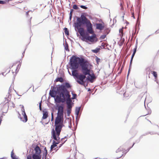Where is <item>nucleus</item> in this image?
<instances>
[{
    "label": "nucleus",
    "mask_w": 159,
    "mask_h": 159,
    "mask_svg": "<svg viewBox=\"0 0 159 159\" xmlns=\"http://www.w3.org/2000/svg\"><path fill=\"white\" fill-rule=\"evenodd\" d=\"M8 104H10V103H12V104H13L12 102L11 101H9L8 102Z\"/></svg>",
    "instance_id": "37998d69"
},
{
    "label": "nucleus",
    "mask_w": 159,
    "mask_h": 159,
    "mask_svg": "<svg viewBox=\"0 0 159 159\" xmlns=\"http://www.w3.org/2000/svg\"><path fill=\"white\" fill-rule=\"evenodd\" d=\"M64 86V85H63ZM65 86V88L66 89L67 88H70L71 87V86L70 85V84L68 83H66L65 84V85H64Z\"/></svg>",
    "instance_id": "5701e85b"
},
{
    "label": "nucleus",
    "mask_w": 159,
    "mask_h": 159,
    "mask_svg": "<svg viewBox=\"0 0 159 159\" xmlns=\"http://www.w3.org/2000/svg\"><path fill=\"white\" fill-rule=\"evenodd\" d=\"M68 72H69V73H70V72L69 71V70H68Z\"/></svg>",
    "instance_id": "a18cd8bd"
},
{
    "label": "nucleus",
    "mask_w": 159,
    "mask_h": 159,
    "mask_svg": "<svg viewBox=\"0 0 159 159\" xmlns=\"http://www.w3.org/2000/svg\"><path fill=\"white\" fill-rule=\"evenodd\" d=\"M70 65L71 68L73 70L77 69L79 66V64L81 68V71L85 74H88L89 70L87 67L90 65L89 62L87 60L83 58H80L75 56H73L70 60Z\"/></svg>",
    "instance_id": "f03ea898"
},
{
    "label": "nucleus",
    "mask_w": 159,
    "mask_h": 159,
    "mask_svg": "<svg viewBox=\"0 0 159 159\" xmlns=\"http://www.w3.org/2000/svg\"><path fill=\"white\" fill-rule=\"evenodd\" d=\"M96 60L97 62V64H98L100 61V59L98 58L97 56H96Z\"/></svg>",
    "instance_id": "bb28decb"
},
{
    "label": "nucleus",
    "mask_w": 159,
    "mask_h": 159,
    "mask_svg": "<svg viewBox=\"0 0 159 159\" xmlns=\"http://www.w3.org/2000/svg\"><path fill=\"white\" fill-rule=\"evenodd\" d=\"M20 106L21 108V110L22 111V114L23 116V117H22L21 116V115L20 113L18 111L17 112L18 114V117L20 119V120L23 122H26L28 120L27 116L25 112L24 107L23 105H20Z\"/></svg>",
    "instance_id": "1a4fd4ad"
},
{
    "label": "nucleus",
    "mask_w": 159,
    "mask_h": 159,
    "mask_svg": "<svg viewBox=\"0 0 159 159\" xmlns=\"http://www.w3.org/2000/svg\"><path fill=\"white\" fill-rule=\"evenodd\" d=\"M92 35L91 36H85L83 37L84 38L89 40L90 42H93L94 41L96 42L97 41V39L96 37V34L94 33L93 34H92Z\"/></svg>",
    "instance_id": "9b49d317"
},
{
    "label": "nucleus",
    "mask_w": 159,
    "mask_h": 159,
    "mask_svg": "<svg viewBox=\"0 0 159 159\" xmlns=\"http://www.w3.org/2000/svg\"><path fill=\"white\" fill-rule=\"evenodd\" d=\"M65 49L66 50L69 51L68 47V46L66 47H65Z\"/></svg>",
    "instance_id": "58836bf2"
},
{
    "label": "nucleus",
    "mask_w": 159,
    "mask_h": 159,
    "mask_svg": "<svg viewBox=\"0 0 159 159\" xmlns=\"http://www.w3.org/2000/svg\"><path fill=\"white\" fill-rule=\"evenodd\" d=\"M41 102H40V103H39V109L40 111H41L42 110V107H41V105H42V103H41Z\"/></svg>",
    "instance_id": "f704fd0d"
},
{
    "label": "nucleus",
    "mask_w": 159,
    "mask_h": 159,
    "mask_svg": "<svg viewBox=\"0 0 159 159\" xmlns=\"http://www.w3.org/2000/svg\"><path fill=\"white\" fill-rule=\"evenodd\" d=\"M61 85L58 86L57 87V90L56 91L52 90L50 91L49 92V94L51 97L55 98V99L56 98L57 96H60V94L59 93H58L57 92L58 88L60 87Z\"/></svg>",
    "instance_id": "f8f14e48"
},
{
    "label": "nucleus",
    "mask_w": 159,
    "mask_h": 159,
    "mask_svg": "<svg viewBox=\"0 0 159 159\" xmlns=\"http://www.w3.org/2000/svg\"><path fill=\"white\" fill-rule=\"evenodd\" d=\"M48 154L47 152H44L43 154V156L45 157H46Z\"/></svg>",
    "instance_id": "72a5a7b5"
},
{
    "label": "nucleus",
    "mask_w": 159,
    "mask_h": 159,
    "mask_svg": "<svg viewBox=\"0 0 159 159\" xmlns=\"http://www.w3.org/2000/svg\"><path fill=\"white\" fill-rule=\"evenodd\" d=\"M0 4H3V1H0Z\"/></svg>",
    "instance_id": "79ce46f5"
},
{
    "label": "nucleus",
    "mask_w": 159,
    "mask_h": 159,
    "mask_svg": "<svg viewBox=\"0 0 159 159\" xmlns=\"http://www.w3.org/2000/svg\"><path fill=\"white\" fill-rule=\"evenodd\" d=\"M63 145V144L62 143L60 144L59 146L58 147H57V148H58L57 149V150L59 148H60Z\"/></svg>",
    "instance_id": "e433bc0d"
},
{
    "label": "nucleus",
    "mask_w": 159,
    "mask_h": 159,
    "mask_svg": "<svg viewBox=\"0 0 159 159\" xmlns=\"http://www.w3.org/2000/svg\"><path fill=\"white\" fill-rule=\"evenodd\" d=\"M11 157L13 159H17L16 158V156L14 155L13 151H12L11 152Z\"/></svg>",
    "instance_id": "412c9836"
},
{
    "label": "nucleus",
    "mask_w": 159,
    "mask_h": 159,
    "mask_svg": "<svg viewBox=\"0 0 159 159\" xmlns=\"http://www.w3.org/2000/svg\"><path fill=\"white\" fill-rule=\"evenodd\" d=\"M80 7L81 8L84 9H87L88 8L87 7H86L84 6H83V5H81L80 6Z\"/></svg>",
    "instance_id": "473e14b6"
},
{
    "label": "nucleus",
    "mask_w": 159,
    "mask_h": 159,
    "mask_svg": "<svg viewBox=\"0 0 159 159\" xmlns=\"http://www.w3.org/2000/svg\"><path fill=\"white\" fill-rule=\"evenodd\" d=\"M98 159H99V158H98Z\"/></svg>",
    "instance_id": "49530a36"
},
{
    "label": "nucleus",
    "mask_w": 159,
    "mask_h": 159,
    "mask_svg": "<svg viewBox=\"0 0 159 159\" xmlns=\"http://www.w3.org/2000/svg\"><path fill=\"white\" fill-rule=\"evenodd\" d=\"M151 73L153 75L155 78L156 79L157 77V74L156 72L155 71H151Z\"/></svg>",
    "instance_id": "4be33fe9"
},
{
    "label": "nucleus",
    "mask_w": 159,
    "mask_h": 159,
    "mask_svg": "<svg viewBox=\"0 0 159 159\" xmlns=\"http://www.w3.org/2000/svg\"><path fill=\"white\" fill-rule=\"evenodd\" d=\"M48 117V112L47 111H43V116L42 120L46 119Z\"/></svg>",
    "instance_id": "dca6fc26"
},
{
    "label": "nucleus",
    "mask_w": 159,
    "mask_h": 159,
    "mask_svg": "<svg viewBox=\"0 0 159 159\" xmlns=\"http://www.w3.org/2000/svg\"><path fill=\"white\" fill-rule=\"evenodd\" d=\"M134 144V143L131 147L128 148L126 150H125L122 148H119L116 151L117 155H119L117 158L120 157L123 155H125L126 153L129 151V149L133 147Z\"/></svg>",
    "instance_id": "6e6552de"
},
{
    "label": "nucleus",
    "mask_w": 159,
    "mask_h": 159,
    "mask_svg": "<svg viewBox=\"0 0 159 159\" xmlns=\"http://www.w3.org/2000/svg\"><path fill=\"white\" fill-rule=\"evenodd\" d=\"M87 69L89 70V73L88 74H85V73H84L83 72H82L83 74H80L78 75L77 77L76 78L77 79V82L79 84L81 85H83L84 84V80L86 78V75L87 74H89V73H90V70L89 68V66L87 67Z\"/></svg>",
    "instance_id": "0eeeda50"
},
{
    "label": "nucleus",
    "mask_w": 159,
    "mask_h": 159,
    "mask_svg": "<svg viewBox=\"0 0 159 159\" xmlns=\"http://www.w3.org/2000/svg\"><path fill=\"white\" fill-rule=\"evenodd\" d=\"M53 115L52 113V118H51L52 120H53Z\"/></svg>",
    "instance_id": "ea45409f"
},
{
    "label": "nucleus",
    "mask_w": 159,
    "mask_h": 159,
    "mask_svg": "<svg viewBox=\"0 0 159 159\" xmlns=\"http://www.w3.org/2000/svg\"><path fill=\"white\" fill-rule=\"evenodd\" d=\"M57 93L60 94V96H57L55 98V101L58 103L61 102H64L66 100V104H70L72 101L70 98V96L69 92L66 89L65 86L62 85L59 87L57 89Z\"/></svg>",
    "instance_id": "7ed1b4c3"
},
{
    "label": "nucleus",
    "mask_w": 159,
    "mask_h": 159,
    "mask_svg": "<svg viewBox=\"0 0 159 159\" xmlns=\"http://www.w3.org/2000/svg\"><path fill=\"white\" fill-rule=\"evenodd\" d=\"M67 105V109H71L72 108V105L71 104H68Z\"/></svg>",
    "instance_id": "7c9ffc66"
},
{
    "label": "nucleus",
    "mask_w": 159,
    "mask_h": 159,
    "mask_svg": "<svg viewBox=\"0 0 159 159\" xmlns=\"http://www.w3.org/2000/svg\"><path fill=\"white\" fill-rule=\"evenodd\" d=\"M34 153L32 156L30 155L27 156V159H41V150L40 147L37 145L33 147Z\"/></svg>",
    "instance_id": "423d86ee"
},
{
    "label": "nucleus",
    "mask_w": 159,
    "mask_h": 159,
    "mask_svg": "<svg viewBox=\"0 0 159 159\" xmlns=\"http://www.w3.org/2000/svg\"><path fill=\"white\" fill-rule=\"evenodd\" d=\"M77 96V95L76 94L72 93V97L71 98V99H75Z\"/></svg>",
    "instance_id": "cd10ccee"
},
{
    "label": "nucleus",
    "mask_w": 159,
    "mask_h": 159,
    "mask_svg": "<svg viewBox=\"0 0 159 159\" xmlns=\"http://www.w3.org/2000/svg\"><path fill=\"white\" fill-rule=\"evenodd\" d=\"M10 67H4L2 70V75L4 76H5L10 71Z\"/></svg>",
    "instance_id": "4468645a"
},
{
    "label": "nucleus",
    "mask_w": 159,
    "mask_h": 159,
    "mask_svg": "<svg viewBox=\"0 0 159 159\" xmlns=\"http://www.w3.org/2000/svg\"><path fill=\"white\" fill-rule=\"evenodd\" d=\"M64 32L67 35H69V32L67 28H65L64 29Z\"/></svg>",
    "instance_id": "b1692460"
},
{
    "label": "nucleus",
    "mask_w": 159,
    "mask_h": 159,
    "mask_svg": "<svg viewBox=\"0 0 159 159\" xmlns=\"http://www.w3.org/2000/svg\"><path fill=\"white\" fill-rule=\"evenodd\" d=\"M106 35H102L100 37V39H103L105 38L106 37Z\"/></svg>",
    "instance_id": "c85d7f7f"
},
{
    "label": "nucleus",
    "mask_w": 159,
    "mask_h": 159,
    "mask_svg": "<svg viewBox=\"0 0 159 159\" xmlns=\"http://www.w3.org/2000/svg\"><path fill=\"white\" fill-rule=\"evenodd\" d=\"M135 54H134V53H133V54L132 55L131 59L130 60V66H131V65L132 64L133 59V57H134Z\"/></svg>",
    "instance_id": "a878e982"
},
{
    "label": "nucleus",
    "mask_w": 159,
    "mask_h": 159,
    "mask_svg": "<svg viewBox=\"0 0 159 159\" xmlns=\"http://www.w3.org/2000/svg\"><path fill=\"white\" fill-rule=\"evenodd\" d=\"M20 65V62L18 61L13 63L11 67H10V68L11 69L13 74L14 73H16L18 71Z\"/></svg>",
    "instance_id": "9d476101"
},
{
    "label": "nucleus",
    "mask_w": 159,
    "mask_h": 159,
    "mask_svg": "<svg viewBox=\"0 0 159 159\" xmlns=\"http://www.w3.org/2000/svg\"><path fill=\"white\" fill-rule=\"evenodd\" d=\"M137 50V47H136L135 48H134V50H133V53H134V54H135Z\"/></svg>",
    "instance_id": "c9c22d12"
},
{
    "label": "nucleus",
    "mask_w": 159,
    "mask_h": 159,
    "mask_svg": "<svg viewBox=\"0 0 159 159\" xmlns=\"http://www.w3.org/2000/svg\"><path fill=\"white\" fill-rule=\"evenodd\" d=\"M67 140V138L66 136L64 138H62L61 139V143L63 144Z\"/></svg>",
    "instance_id": "6ab92c4d"
},
{
    "label": "nucleus",
    "mask_w": 159,
    "mask_h": 159,
    "mask_svg": "<svg viewBox=\"0 0 159 159\" xmlns=\"http://www.w3.org/2000/svg\"><path fill=\"white\" fill-rule=\"evenodd\" d=\"M101 47L100 46L99 48H97L95 49L92 50V52L94 53H98L100 50Z\"/></svg>",
    "instance_id": "a211bd4d"
},
{
    "label": "nucleus",
    "mask_w": 159,
    "mask_h": 159,
    "mask_svg": "<svg viewBox=\"0 0 159 159\" xmlns=\"http://www.w3.org/2000/svg\"><path fill=\"white\" fill-rule=\"evenodd\" d=\"M84 25H86L87 30L89 33L93 34L94 33L93 25L90 21L86 16L82 15L80 17L77 18V22L75 24V27L78 29V32L82 37L84 36V31L83 28L80 27Z\"/></svg>",
    "instance_id": "f257e3e1"
},
{
    "label": "nucleus",
    "mask_w": 159,
    "mask_h": 159,
    "mask_svg": "<svg viewBox=\"0 0 159 159\" xmlns=\"http://www.w3.org/2000/svg\"><path fill=\"white\" fill-rule=\"evenodd\" d=\"M72 15L70 14V19H71L72 18Z\"/></svg>",
    "instance_id": "c03bdc74"
},
{
    "label": "nucleus",
    "mask_w": 159,
    "mask_h": 159,
    "mask_svg": "<svg viewBox=\"0 0 159 159\" xmlns=\"http://www.w3.org/2000/svg\"><path fill=\"white\" fill-rule=\"evenodd\" d=\"M56 81L57 82H60L61 83H62L63 82V79L62 78L59 77L57 78L56 79Z\"/></svg>",
    "instance_id": "aec40b11"
},
{
    "label": "nucleus",
    "mask_w": 159,
    "mask_h": 159,
    "mask_svg": "<svg viewBox=\"0 0 159 159\" xmlns=\"http://www.w3.org/2000/svg\"><path fill=\"white\" fill-rule=\"evenodd\" d=\"M95 25L96 29L100 30H102L105 27V24L103 23H96Z\"/></svg>",
    "instance_id": "ddd939ff"
},
{
    "label": "nucleus",
    "mask_w": 159,
    "mask_h": 159,
    "mask_svg": "<svg viewBox=\"0 0 159 159\" xmlns=\"http://www.w3.org/2000/svg\"><path fill=\"white\" fill-rule=\"evenodd\" d=\"M61 130V129H57L55 128V130L53 129L52 131V137L57 142L53 141V144L51 147V150L52 151L53 150L54 148L57 146V144H58L60 142L59 136Z\"/></svg>",
    "instance_id": "39448f33"
},
{
    "label": "nucleus",
    "mask_w": 159,
    "mask_h": 159,
    "mask_svg": "<svg viewBox=\"0 0 159 159\" xmlns=\"http://www.w3.org/2000/svg\"><path fill=\"white\" fill-rule=\"evenodd\" d=\"M87 75H89V76H90V77H88L87 78V79L89 80V81L91 82V83H92L93 82V80L95 78V75L93 74L91 75L90 74V73H89V74H87Z\"/></svg>",
    "instance_id": "2eb2a0df"
},
{
    "label": "nucleus",
    "mask_w": 159,
    "mask_h": 159,
    "mask_svg": "<svg viewBox=\"0 0 159 159\" xmlns=\"http://www.w3.org/2000/svg\"><path fill=\"white\" fill-rule=\"evenodd\" d=\"M71 109H67V114L68 116L71 113Z\"/></svg>",
    "instance_id": "2f4dec72"
},
{
    "label": "nucleus",
    "mask_w": 159,
    "mask_h": 159,
    "mask_svg": "<svg viewBox=\"0 0 159 159\" xmlns=\"http://www.w3.org/2000/svg\"><path fill=\"white\" fill-rule=\"evenodd\" d=\"M73 8L77 10L78 9V6L77 5L74 4L73 6Z\"/></svg>",
    "instance_id": "c756f323"
},
{
    "label": "nucleus",
    "mask_w": 159,
    "mask_h": 159,
    "mask_svg": "<svg viewBox=\"0 0 159 159\" xmlns=\"http://www.w3.org/2000/svg\"><path fill=\"white\" fill-rule=\"evenodd\" d=\"M73 9H71L70 10V14L72 15V13H73Z\"/></svg>",
    "instance_id": "4c0bfd02"
},
{
    "label": "nucleus",
    "mask_w": 159,
    "mask_h": 159,
    "mask_svg": "<svg viewBox=\"0 0 159 159\" xmlns=\"http://www.w3.org/2000/svg\"><path fill=\"white\" fill-rule=\"evenodd\" d=\"M44 152H47V150L46 147H45L44 148Z\"/></svg>",
    "instance_id": "a19ab883"
},
{
    "label": "nucleus",
    "mask_w": 159,
    "mask_h": 159,
    "mask_svg": "<svg viewBox=\"0 0 159 159\" xmlns=\"http://www.w3.org/2000/svg\"><path fill=\"white\" fill-rule=\"evenodd\" d=\"M123 27L122 28L120 29L119 30V32L120 34V35L121 37H122L123 36Z\"/></svg>",
    "instance_id": "393cba45"
},
{
    "label": "nucleus",
    "mask_w": 159,
    "mask_h": 159,
    "mask_svg": "<svg viewBox=\"0 0 159 159\" xmlns=\"http://www.w3.org/2000/svg\"><path fill=\"white\" fill-rule=\"evenodd\" d=\"M72 74L73 76L75 77L76 78L79 75L77 70H74L72 71Z\"/></svg>",
    "instance_id": "f3484780"
},
{
    "label": "nucleus",
    "mask_w": 159,
    "mask_h": 159,
    "mask_svg": "<svg viewBox=\"0 0 159 159\" xmlns=\"http://www.w3.org/2000/svg\"><path fill=\"white\" fill-rule=\"evenodd\" d=\"M63 109L62 106H60L58 107L57 116L55 122V128L57 129H62L64 126Z\"/></svg>",
    "instance_id": "20e7f679"
}]
</instances>
